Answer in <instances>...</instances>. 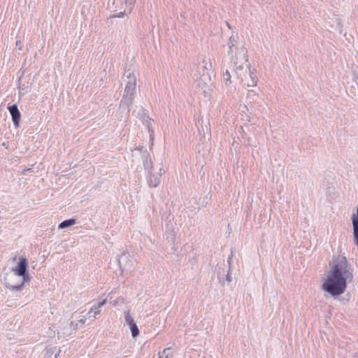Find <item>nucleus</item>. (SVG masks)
I'll return each instance as SVG.
<instances>
[{
	"label": "nucleus",
	"instance_id": "nucleus-1",
	"mask_svg": "<svg viewBox=\"0 0 358 358\" xmlns=\"http://www.w3.org/2000/svg\"><path fill=\"white\" fill-rule=\"evenodd\" d=\"M353 280V268L345 257L338 256L330 264V270L322 285V289L331 296L342 294L346 289L347 283Z\"/></svg>",
	"mask_w": 358,
	"mask_h": 358
},
{
	"label": "nucleus",
	"instance_id": "nucleus-2",
	"mask_svg": "<svg viewBox=\"0 0 358 358\" xmlns=\"http://www.w3.org/2000/svg\"><path fill=\"white\" fill-rule=\"evenodd\" d=\"M227 46L228 55L234 64V72L237 78L247 87L256 86L257 76L248 64L246 48L243 45H238L234 36L229 38Z\"/></svg>",
	"mask_w": 358,
	"mask_h": 358
},
{
	"label": "nucleus",
	"instance_id": "nucleus-3",
	"mask_svg": "<svg viewBox=\"0 0 358 358\" xmlns=\"http://www.w3.org/2000/svg\"><path fill=\"white\" fill-rule=\"evenodd\" d=\"M27 260L24 257H20L17 266L13 269V273L6 274L4 278V285L11 290H20L28 277Z\"/></svg>",
	"mask_w": 358,
	"mask_h": 358
},
{
	"label": "nucleus",
	"instance_id": "nucleus-4",
	"mask_svg": "<svg viewBox=\"0 0 358 358\" xmlns=\"http://www.w3.org/2000/svg\"><path fill=\"white\" fill-rule=\"evenodd\" d=\"M127 81L125 86L124 92L122 99L120 104V108L127 110V113L129 111V106L133 103L134 96L136 91V77L134 72L127 71L125 73Z\"/></svg>",
	"mask_w": 358,
	"mask_h": 358
},
{
	"label": "nucleus",
	"instance_id": "nucleus-5",
	"mask_svg": "<svg viewBox=\"0 0 358 358\" xmlns=\"http://www.w3.org/2000/svg\"><path fill=\"white\" fill-rule=\"evenodd\" d=\"M194 85L201 91L203 96L210 99L213 91V85L211 80L210 75L208 73L194 74Z\"/></svg>",
	"mask_w": 358,
	"mask_h": 358
},
{
	"label": "nucleus",
	"instance_id": "nucleus-6",
	"mask_svg": "<svg viewBox=\"0 0 358 358\" xmlns=\"http://www.w3.org/2000/svg\"><path fill=\"white\" fill-rule=\"evenodd\" d=\"M118 264L122 274L130 273L134 269V260L129 253H123L120 256Z\"/></svg>",
	"mask_w": 358,
	"mask_h": 358
},
{
	"label": "nucleus",
	"instance_id": "nucleus-7",
	"mask_svg": "<svg viewBox=\"0 0 358 358\" xmlns=\"http://www.w3.org/2000/svg\"><path fill=\"white\" fill-rule=\"evenodd\" d=\"M208 73L210 76L213 74L212 64L209 59L203 58L201 64L199 63L196 67V72L194 74Z\"/></svg>",
	"mask_w": 358,
	"mask_h": 358
},
{
	"label": "nucleus",
	"instance_id": "nucleus-8",
	"mask_svg": "<svg viewBox=\"0 0 358 358\" xmlns=\"http://www.w3.org/2000/svg\"><path fill=\"white\" fill-rule=\"evenodd\" d=\"M124 320L131 330L132 336L134 338L136 337L139 334V330L129 312H124Z\"/></svg>",
	"mask_w": 358,
	"mask_h": 358
},
{
	"label": "nucleus",
	"instance_id": "nucleus-9",
	"mask_svg": "<svg viewBox=\"0 0 358 358\" xmlns=\"http://www.w3.org/2000/svg\"><path fill=\"white\" fill-rule=\"evenodd\" d=\"M8 110L10 112L12 120L15 127L17 128L19 127L20 120V112L18 110L17 106L16 104H13L8 106Z\"/></svg>",
	"mask_w": 358,
	"mask_h": 358
},
{
	"label": "nucleus",
	"instance_id": "nucleus-10",
	"mask_svg": "<svg viewBox=\"0 0 358 358\" xmlns=\"http://www.w3.org/2000/svg\"><path fill=\"white\" fill-rule=\"evenodd\" d=\"M351 219L353 229L354 243L358 248V207L357 208V213L352 215Z\"/></svg>",
	"mask_w": 358,
	"mask_h": 358
},
{
	"label": "nucleus",
	"instance_id": "nucleus-11",
	"mask_svg": "<svg viewBox=\"0 0 358 358\" xmlns=\"http://www.w3.org/2000/svg\"><path fill=\"white\" fill-rule=\"evenodd\" d=\"M164 173V171L162 168H160L159 173H157L156 174H154V173L150 174V176H149V178L148 179V183L149 186L151 187H157V185H159V181H160V178H161L162 173Z\"/></svg>",
	"mask_w": 358,
	"mask_h": 358
},
{
	"label": "nucleus",
	"instance_id": "nucleus-12",
	"mask_svg": "<svg viewBox=\"0 0 358 358\" xmlns=\"http://www.w3.org/2000/svg\"><path fill=\"white\" fill-rule=\"evenodd\" d=\"M106 303V299H103L102 301L98 302L96 304L93 305L87 313V315H89V317H93L94 319L96 318V317L101 313L100 308L103 305H105Z\"/></svg>",
	"mask_w": 358,
	"mask_h": 358
},
{
	"label": "nucleus",
	"instance_id": "nucleus-13",
	"mask_svg": "<svg viewBox=\"0 0 358 358\" xmlns=\"http://www.w3.org/2000/svg\"><path fill=\"white\" fill-rule=\"evenodd\" d=\"M85 318H81L78 322H75L74 321H71L70 322V331H66L63 332V335L64 337H69L70 336L74 331H76V329L78 328L79 326H82L85 322Z\"/></svg>",
	"mask_w": 358,
	"mask_h": 358
},
{
	"label": "nucleus",
	"instance_id": "nucleus-14",
	"mask_svg": "<svg viewBox=\"0 0 358 358\" xmlns=\"http://www.w3.org/2000/svg\"><path fill=\"white\" fill-rule=\"evenodd\" d=\"M31 87V82L30 81V79H29L28 81L24 83H19L18 85V90H19V95L20 96L27 94L28 92H29Z\"/></svg>",
	"mask_w": 358,
	"mask_h": 358
},
{
	"label": "nucleus",
	"instance_id": "nucleus-15",
	"mask_svg": "<svg viewBox=\"0 0 358 358\" xmlns=\"http://www.w3.org/2000/svg\"><path fill=\"white\" fill-rule=\"evenodd\" d=\"M159 358H173L172 349L166 348L162 352H159Z\"/></svg>",
	"mask_w": 358,
	"mask_h": 358
},
{
	"label": "nucleus",
	"instance_id": "nucleus-16",
	"mask_svg": "<svg viewBox=\"0 0 358 358\" xmlns=\"http://www.w3.org/2000/svg\"><path fill=\"white\" fill-rule=\"evenodd\" d=\"M76 222V219H73V218L66 220H64L63 222H62L59 224L58 228L59 229H64V228H66V227H69L75 224Z\"/></svg>",
	"mask_w": 358,
	"mask_h": 358
},
{
	"label": "nucleus",
	"instance_id": "nucleus-17",
	"mask_svg": "<svg viewBox=\"0 0 358 358\" xmlns=\"http://www.w3.org/2000/svg\"><path fill=\"white\" fill-rule=\"evenodd\" d=\"M199 133L203 137V138H206V137H209L210 136V131L209 129L208 128L207 124H206L204 126L203 125V122L201 125V129L198 128Z\"/></svg>",
	"mask_w": 358,
	"mask_h": 358
},
{
	"label": "nucleus",
	"instance_id": "nucleus-18",
	"mask_svg": "<svg viewBox=\"0 0 358 358\" xmlns=\"http://www.w3.org/2000/svg\"><path fill=\"white\" fill-rule=\"evenodd\" d=\"M223 79L227 85H229L231 83V75L228 70L225 71L223 74Z\"/></svg>",
	"mask_w": 358,
	"mask_h": 358
},
{
	"label": "nucleus",
	"instance_id": "nucleus-19",
	"mask_svg": "<svg viewBox=\"0 0 358 358\" xmlns=\"http://www.w3.org/2000/svg\"><path fill=\"white\" fill-rule=\"evenodd\" d=\"M143 166L145 169H147V170L150 169L152 166V163L151 159L146 157L145 160L143 161Z\"/></svg>",
	"mask_w": 358,
	"mask_h": 358
},
{
	"label": "nucleus",
	"instance_id": "nucleus-20",
	"mask_svg": "<svg viewBox=\"0 0 358 358\" xmlns=\"http://www.w3.org/2000/svg\"><path fill=\"white\" fill-rule=\"evenodd\" d=\"M60 329H61L60 331L58 332L59 336L66 338V337L64 336L63 332L66 331H70V329H70V323H66V326H64V327H60Z\"/></svg>",
	"mask_w": 358,
	"mask_h": 358
},
{
	"label": "nucleus",
	"instance_id": "nucleus-21",
	"mask_svg": "<svg viewBox=\"0 0 358 358\" xmlns=\"http://www.w3.org/2000/svg\"><path fill=\"white\" fill-rule=\"evenodd\" d=\"M133 113H136L138 116H143L145 114V110L142 107H136Z\"/></svg>",
	"mask_w": 358,
	"mask_h": 358
},
{
	"label": "nucleus",
	"instance_id": "nucleus-22",
	"mask_svg": "<svg viewBox=\"0 0 358 358\" xmlns=\"http://www.w3.org/2000/svg\"><path fill=\"white\" fill-rule=\"evenodd\" d=\"M136 0H125V4L128 6H130V10L131 7L134 5Z\"/></svg>",
	"mask_w": 358,
	"mask_h": 358
},
{
	"label": "nucleus",
	"instance_id": "nucleus-23",
	"mask_svg": "<svg viewBox=\"0 0 358 358\" xmlns=\"http://www.w3.org/2000/svg\"><path fill=\"white\" fill-rule=\"evenodd\" d=\"M335 22L336 24V26L338 27V31L341 32V20L338 17H335Z\"/></svg>",
	"mask_w": 358,
	"mask_h": 358
},
{
	"label": "nucleus",
	"instance_id": "nucleus-24",
	"mask_svg": "<svg viewBox=\"0 0 358 358\" xmlns=\"http://www.w3.org/2000/svg\"><path fill=\"white\" fill-rule=\"evenodd\" d=\"M124 15V13L120 12L117 15H113V17H122Z\"/></svg>",
	"mask_w": 358,
	"mask_h": 358
},
{
	"label": "nucleus",
	"instance_id": "nucleus-25",
	"mask_svg": "<svg viewBox=\"0 0 358 358\" xmlns=\"http://www.w3.org/2000/svg\"><path fill=\"white\" fill-rule=\"evenodd\" d=\"M226 280H227L228 282H231V281L232 280L231 277L230 276L229 273H228V274L227 275Z\"/></svg>",
	"mask_w": 358,
	"mask_h": 358
},
{
	"label": "nucleus",
	"instance_id": "nucleus-26",
	"mask_svg": "<svg viewBox=\"0 0 358 358\" xmlns=\"http://www.w3.org/2000/svg\"><path fill=\"white\" fill-rule=\"evenodd\" d=\"M21 43L20 41H16V45L17 46H19V49H21L22 48V46L20 45Z\"/></svg>",
	"mask_w": 358,
	"mask_h": 358
},
{
	"label": "nucleus",
	"instance_id": "nucleus-27",
	"mask_svg": "<svg viewBox=\"0 0 358 358\" xmlns=\"http://www.w3.org/2000/svg\"><path fill=\"white\" fill-rule=\"evenodd\" d=\"M31 170V169H23L22 171V174H25V172L27 171H30Z\"/></svg>",
	"mask_w": 358,
	"mask_h": 358
},
{
	"label": "nucleus",
	"instance_id": "nucleus-28",
	"mask_svg": "<svg viewBox=\"0 0 358 358\" xmlns=\"http://www.w3.org/2000/svg\"><path fill=\"white\" fill-rule=\"evenodd\" d=\"M10 282L12 284H18L19 283L18 280H13Z\"/></svg>",
	"mask_w": 358,
	"mask_h": 358
},
{
	"label": "nucleus",
	"instance_id": "nucleus-29",
	"mask_svg": "<svg viewBox=\"0 0 358 358\" xmlns=\"http://www.w3.org/2000/svg\"><path fill=\"white\" fill-rule=\"evenodd\" d=\"M150 120L147 121V127H148L149 131L150 130Z\"/></svg>",
	"mask_w": 358,
	"mask_h": 358
},
{
	"label": "nucleus",
	"instance_id": "nucleus-30",
	"mask_svg": "<svg viewBox=\"0 0 358 358\" xmlns=\"http://www.w3.org/2000/svg\"><path fill=\"white\" fill-rule=\"evenodd\" d=\"M60 350H59L58 352L55 354V358H58V356L59 355Z\"/></svg>",
	"mask_w": 358,
	"mask_h": 358
},
{
	"label": "nucleus",
	"instance_id": "nucleus-31",
	"mask_svg": "<svg viewBox=\"0 0 358 358\" xmlns=\"http://www.w3.org/2000/svg\"><path fill=\"white\" fill-rule=\"evenodd\" d=\"M59 322H60L61 325H63V324H66V322L64 321V322L60 321Z\"/></svg>",
	"mask_w": 358,
	"mask_h": 358
},
{
	"label": "nucleus",
	"instance_id": "nucleus-32",
	"mask_svg": "<svg viewBox=\"0 0 358 358\" xmlns=\"http://www.w3.org/2000/svg\"><path fill=\"white\" fill-rule=\"evenodd\" d=\"M26 279H27V280H26L25 281H28V280H29V276L28 275V277H27V278H26Z\"/></svg>",
	"mask_w": 358,
	"mask_h": 358
},
{
	"label": "nucleus",
	"instance_id": "nucleus-33",
	"mask_svg": "<svg viewBox=\"0 0 358 358\" xmlns=\"http://www.w3.org/2000/svg\"><path fill=\"white\" fill-rule=\"evenodd\" d=\"M226 23H227V25L228 26V27L230 28L229 23L228 22H226Z\"/></svg>",
	"mask_w": 358,
	"mask_h": 358
}]
</instances>
